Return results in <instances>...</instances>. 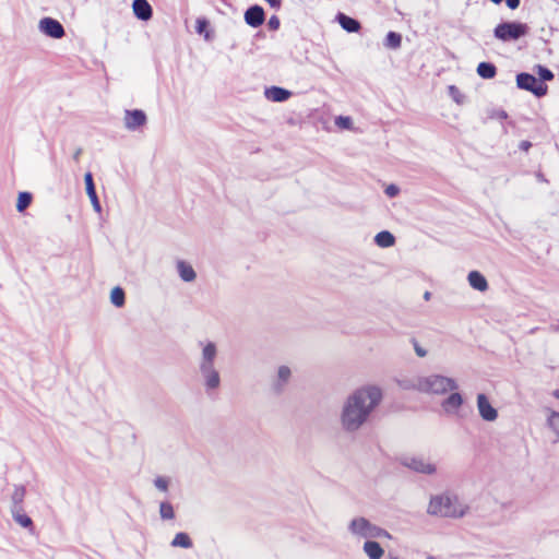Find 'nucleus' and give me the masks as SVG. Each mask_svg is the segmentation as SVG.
<instances>
[{
	"instance_id": "f257e3e1",
	"label": "nucleus",
	"mask_w": 559,
	"mask_h": 559,
	"mask_svg": "<svg viewBox=\"0 0 559 559\" xmlns=\"http://www.w3.org/2000/svg\"><path fill=\"white\" fill-rule=\"evenodd\" d=\"M382 397V391L377 385H362L353 391L342 406L340 415L342 429L347 433L358 431L368 423Z\"/></svg>"
},
{
	"instance_id": "f03ea898",
	"label": "nucleus",
	"mask_w": 559,
	"mask_h": 559,
	"mask_svg": "<svg viewBox=\"0 0 559 559\" xmlns=\"http://www.w3.org/2000/svg\"><path fill=\"white\" fill-rule=\"evenodd\" d=\"M216 356V344L214 342H207L202 348V357L199 364V370L207 393L218 389L221 385V376L215 368Z\"/></svg>"
},
{
	"instance_id": "7ed1b4c3",
	"label": "nucleus",
	"mask_w": 559,
	"mask_h": 559,
	"mask_svg": "<svg viewBox=\"0 0 559 559\" xmlns=\"http://www.w3.org/2000/svg\"><path fill=\"white\" fill-rule=\"evenodd\" d=\"M427 512L431 515L444 518H462L466 513V508L460 502L455 495L447 492L432 496Z\"/></svg>"
},
{
	"instance_id": "20e7f679",
	"label": "nucleus",
	"mask_w": 559,
	"mask_h": 559,
	"mask_svg": "<svg viewBox=\"0 0 559 559\" xmlns=\"http://www.w3.org/2000/svg\"><path fill=\"white\" fill-rule=\"evenodd\" d=\"M417 390L424 393L443 395L459 389L455 379L442 374H430L417 380Z\"/></svg>"
},
{
	"instance_id": "39448f33",
	"label": "nucleus",
	"mask_w": 559,
	"mask_h": 559,
	"mask_svg": "<svg viewBox=\"0 0 559 559\" xmlns=\"http://www.w3.org/2000/svg\"><path fill=\"white\" fill-rule=\"evenodd\" d=\"M348 531L358 537L366 538H391V534L364 516L354 518L348 524Z\"/></svg>"
},
{
	"instance_id": "423d86ee",
	"label": "nucleus",
	"mask_w": 559,
	"mask_h": 559,
	"mask_svg": "<svg viewBox=\"0 0 559 559\" xmlns=\"http://www.w3.org/2000/svg\"><path fill=\"white\" fill-rule=\"evenodd\" d=\"M530 27L520 21H503L493 28V36L503 43L516 41L528 34Z\"/></svg>"
},
{
	"instance_id": "0eeeda50",
	"label": "nucleus",
	"mask_w": 559,
	"mask_h": 559,
	"mask_svg": "<svg viewBox=\"0 0 559 559\" xmlns=\"http://www.w3.org/2000/svg\"><path fill=\"white\" fill-rule=\"evenodd\" d=\"M515 81L518 88L531 92L537 98L545 96L548 92V86L532 73L520 72L516 74Z\"/></svg>"
},
{
	"instance_id": "6e6552de",
	"label": "nucleus",
	"mask_w": 559,
	"mask_h": 559,
	"mask_svg": "<svg viewBox=\"0 0 559 559\" xmlns=\"http://www.w3.org/2000/svg\"><path fill=\"white\" fill-rule=\"evenodd\" d=\"M38 29L47 37L60 39L66 35L63 25L56 19L45 16L38 22Z\"/></svg>"
},
{
	"instance_id": "1a4fd4ad",
	"label": "nucleus",
	"mask_w": 559,
	"mask_h": 559,
	"mask_svg": "<svg viewBox=\"0 0 559 559\" xmlns=\"http://www.w3.org/2000/svg\"><path fill=\"white\" fill-rule=\"evenodd\" d=\"M401 464L416 473L431 475L436 473V465L425 461L421 456H405L401 460Z\"/></svg>"
},
{
	"instance_id": "9d476101",
	"label": "nucleus",
	"mask_w": 559,
	"mask_h": 559,
	"mask_svg": "<svg viewBox=\"0 0 559 559\" xmlns=\"http://www.w3.org/2000/svg\"><path fill=\"white\" fill-rule=\"evenodd\" d=\"M477 409L485 421H495L498 418V411L495 408L485 393L477 394Z\"/></svg>"
},
{
	"instance_id": "9b49d317",
	"label": "nucleus",
	"mask_w": 559,
	"mask_h": 559,
	"mask_svg": "<svg viewBox=\"0 0 559 559\" xmlns=\"http://www.w3.org/2000/svg\"><path fill=\"white\" fill-rule=\"evenodd\" d=\"M146 121V114L142 109H127L124 111V127L130 131L138 130L143 127Z\"/></svg>"
},
{
	"instance_id": "f8f14e48",
	"label": "nucleus",
	"mask_w": 559,
	"mask_h": 559,
	"mask_svg": "<svg viewBox=\"0 0 559 559\" xmlns=\"http://www.w3.org/2000/svg\"><path fill=\"white\" fill-rule=\"evenodd\" d=\"M246 24L252 28L260 27L265 21L264 9L260 4H252L247 8L243 14Z\"/></svg>"
},
{
	"instance_id": "ddd939ff",
	"label": "nucleus",
	"mask_w": 559,
	"mask_h": 559,
	"mask_svg": "<svg viewBox=\"0 0 559 559\" xmlns=\"http://www.w3.org/2000/svg\"><path fill=\"white\" fill-rule=\"evenodd\" d=\"M464 404L463 395L456 390L450 391V394L441 402V407L447 414H454Z\"/></svg>"
},
{
	"instance_id": "4468645a",
	"label": "nucleus",
	"mask_w": 559,
	"mask_h": 559,
	"mask_svg": "<svg viewBox=\"0 0 559 559\" xmlns=\"http://www.w3.org/2000/svg\"><path fill=\"white\" fill-rule=\"evenodd\" d=\"M290 376H292V371H290L289 367L281 366L278 368L277 374H276V377L273 380L272 385H271L272 391L276 395H280V394L283 393V391L285 390L287 383L289 382Z\"/></svg>"
},
{
	"instance_id": "2eb2a0df",
	"label": "nucleus",
	"mask_w": 559,
	"mask_h": 559,
	"mask_svg": "<svg viewBox=\"0 0 559 559\" xmlns=\"http://www.w3.org/2000/svg\"><path fill=\"white\" fill-rule=\"evenodd\" d=\"M132 11L134 16L140 21H148L153 16V8L147 0H133Z\"/></svg>"
},
{
	"instance_id": "dca6fc26",
	"label": "nucleus",
	"mask_w": 559,
	"mask_h": 559,
	"mask_svg": "<svg viewBox=\"0 0 559 559\" xmlns=\"http://www.w3.org/2000/svg\"><path fill=\"white\" fill-rule=\"evenodd\" d=\"M335 21L347 33H358L361 29V23L343 12H337Z\"/></svg>"
},
{
	"instance_id": "f3484780",
	"label": "nucleus",
	"mask_w": 559,
	"mask_h": 559,
	"mask_svg": "<svg viewBox=\"0 0 559 559\" xmlns=\"http://www.w3.org/2000/svg\"><path fill=\"white\" fill-rule=\"evenodd\" d=\"M84 182H85L86 194L88 195V198L91 200L94 211L97 213H100L102 205H100L99 199L96 193V188H95L93 175L91 171H87L84 175Z\"/></svg>"
},
{
	"instance_id": "a211bd4d",
	"label": "nucleus",
	"mask_w": 559,
	"mask_h": 559,
	"mask_svg": "<svg viewBox=\"0 0 559 559\" xmlns=\"http://www.w3.org/2000/svg\"><path fill=\"white\" fill-rule=\"evenodd\" d=\"M264 95L269 100L282 103L286 102L292 96V92L284 87L273 85L265 88Z\"/></svg>"
},
{
	"instance_id": "6ab92c4d",
	"label": "nucleus",
	"mask_w": 559,
	"mask_h": 559,
	"mask_svg": "<svg viewBox=\"0 0 559 559\" xmlns=\"http://www.w3.org/2000/svg\"><path fill=\"white\" fill-rule=\"evenodd\" d=\"M467 281L469 286L475 290L485 292L488 288V282L479 271H471L467 275Z\"/></svg>"
},
{
	"instance_id": "aec40b11",
	"label": "nucleus",
	"mask_w": 559,
	"mask_h": 559,
	"mask_svg": "<svg viewBox=\"0 0 559 559\" xmlns=\"http://www.w3.org/2000/svg\"><path fill=\"white\" fill-rule=\"evenodd\" d=\"M177 271L183 282L190 283L197 277V273L192 265L183 260H179L177 262Z\"/></svg>"
},
{
	"instance_id": "412c9836",
	"label": "nucleus",
	"mask_w": 559,
	"mask_h": 559,
	"mask_svg": "<svg viewBox=\"0 0 559 559\" xmlns=\"http://www.w3.org/2000/svg\"><path fill=\"white\" fill-rule=\"evenodd\" d=\"M362 549L369 559H381L384 555L382 546L376 540H366Z\"/></svg>"
},
{
	"instance_id": "4be33fe9",
	"label": "nucleus",
	"mask_w": 559,
	"mask_h": 559,
	"mask_svg": "<svg viewBox=\"0 0 559 559\" xmlns=\"http://www.w3.org/2000/svg\"><path fill=\"white\" fill-rule=\"evenodd\" d=\"M477 74L485 80L493 79L497 74V67L489 61H481L476 68Z\"/></svg>"
},
{
	"instance_id": "5701e85b",
	"label": "nucleus",
	"mask_w": 559,
	"mask_h": 559,
	"mask_svg": "<svg viewBox=\"0 0 559 559\" xmlns=\"http://www.w3.org/2000/svg\"><path fill=\"white\" fill-rule=\"evenodd\" d=\"M13 520L24 528L33 527V520L24 512V508H11Z\"/></svg>"
},
{
	"instance_id": "b1692460",
	"label": "nucleus",
	"mask_w": 559,
	"mask_h": 559,
	"mask_svg": "<svg viewBox=\"0 0 559 559\" xmlns=\"http://www.w3.org/2000/svg\"><path fill=\"white\" fill-rule=\"evenodd\" d=\"M374 243L380 248H390L394 246L395 237L389 230H381L374 236Z\"/></svg>"
},
{
	"instance_id": "393cba45",
	"label": "nucleus",
	"mask_w": 559,
	"mask_h": 559,
	"mask_svg": "<svg viewBox=\"0 0 559 559\" xmlns=\"http://www.w3.org/2000/svg\"><path fill=\"white\" fill-rule=\"evenodd\" d=\"M171 547H180L189 549L193 546L192 539L186 532H179L175 535L170 543Z\"/></svg>"
},
{
	"instance_id": "a878e982",
	"label": "nucleus",
	"mask_w": 559,
	"mask_h": 559,
	"mask_svg": "<svg viewBox=\"0 0 559 559\" xmlns=\"http://www.w3.org/2000/svg\"><path fill=\"white\" fill-rule=\"evenodd\" d=\"M26 495V489L23 485H15L14 491L11 496V508H23V501Z\"/></svg>"
},
{
	"instance_id": "bb28decb",
	"label": "nucleus",
	"mask_w": 559,
	"mask_h": 559,
	"mask_svg": "<svg viewBox=\"0 0 559 559\" xmlns=\"http://www.w3.org/2000/svg\"><path fill=\"white\" fill-rule=\"evenodd\" d=\"M383 45L389 49H399L402 46V35L394 31L388 32Z\"/></svg>"
},
{
	"instance_id": "cd10ccee",
	"label": "nucleus",
	"mask_w": 559,
	"mask_h": 559,
	"mask_svg": "<svg viewBox=\"0 0 559 559\" xmlns=\"http://www.w3.org/2000/svg\"><path fill=\"white\" fill-rule=\"evenodd\" d=\"M32 201H33V194L31 192H28V191L20 192L17 195V201H16V211L19 213H23L32 204Z\"/></svg>"
},
{
	"instance_id": "c85d7f7f",
	"label": "nucleus",
	"mask_w": 559,
	"mask_h": 559,
	"mask_svg": "<svg viewBox=\"0 0 559 559\" xmlns=\"http://www.w3.org/2000/svg\"><path fill=\"white\" fill-rule=\"evenodd\" d=\"M110 301L114 306L120 308L126 304V293L120 286H116L110 292Z\"/></svg>"
},
{
	"instance_id": "c756f323",
	"label": "nucleus",
	"mask_w": 559,
	"mask_h": 559,
	"mask_svg": "<svg viewBox=\"0 0 559 559\" xmlns=\"http://www.w3.org/2000/svg\"><path fill=\"white\" fill-rule=\"evenodd\" d=\"M195 32L203 35L206 40L211 39L210 22L206 17H198L195 21Z\"/></svg>"
},
{
	"instance_id": "7c9ffc66",
	"label": "nucleus",
	"mask_w": 559,
	"mask_h": 559,
	"mask_svg": "<svg viewBox=\"0 0 559 559\" xmlns=\"http://www.w3.org/2000/svg\"><path fill=\"white\" fill-rule=\"evenodd\" d=\"M535 72L537 74L536 79L540 80V82H543L545 84H546V82L551 81L555 78V74L552 73V71L543 64L535 66Z\"/></svg>"
},
{
	"instance_id": "2f4dec72",
	"label": "nucleus",
	"mask_w": 559,
	"mask_h": 559,
	"mask_svg": "<svg viewBox=\"0 0 559 559\" xmlns=\"http://www.w3.org/2000/svg\"><path fill=\"white\" fill-rule=\"evenodd\" d=\"M159 515L163 520L175 519V510L169 501H163L159 503Z\"/></svg>"
},
{
	"instance_id": "473e14b6",
	"label": "nucleus",
	"mask_w": 559,
	"mask_h": 559,
	"mask_svg": "<svg viewBox=\"0 0 559 559\" xmlns=\"http://www.w3.org/2000/svg\"><path fill=\"white\" fill-rule=\"evenodd\" d=\"M335 124L341 129L348 130L353 126V120L348 116H337L335 118Z\"/></svg>"
},
{
	"instance_id": "72a5a7b5",
	"label": "nucleus",
	"mask_w": 559,
	"mask_h": 559,
	"mask_svg": "<svg viewBox=\"0 0 559 559\" xmlns=\"http://www.w3.org/2000/svg\"><path fill=\"white\" fill-rule=\"evenodd\" d=\"M155 487L160 491H167L169 487V479L164 476H157L154 479Z\"/></svg>"
},
{
	"instance_id": "f704fd0d",
	"label": "nucleus",
	"mask_w": 559,
	"mask_h": 559,
	"mask_svg": "<svg viewBox=\"0 0 559 559\" xmlns=\"http://www.w3.org/2000/svg\"><path fill=\"white\" fill-rule=\"evenodd\" d=\"M449 95L452 97V99L455 103H457V104H462L463 103L464 96L462 95V93L460 92V90L455 85H450L449 86Z\"/></svg>"
},
{
	"instance_id": "c9c22d12",
	"label": "nucleus",
	"mask_w": 559,
	"mask_h": 559,
	"mask_svg": "<svg viewBox=\"0 0 559 559\" xmlns=\"http://www.w3.org/2000/svg\"><path fill=\"white\" fill-rule=\"evenodd\" d=\"M281 26V21L277 15H272L267 21V27L270 31H277Z\"/></svg>"
},
{
	"instance_id": "e433bc0d",
	"label": "nucleus",
	"mask_w": 559,
	"mask_h": 559,
	"mask_svg": "<svg viewBox=\"0 0 559 559\" xmlns=\"http://www.w3.org/2000/svg\"><path fill=\"white\" fill-rule=\"evenodd\" d=\"M384 192L389 198H395L400 193V188L396 185L391 183L385 188Z\"/></svg>"
},
{
	"instance_id": "4c0bfd02",
	"label": "nucleus",
	"mask_w": 559,
	"mask_h": 559,
	"mask_svg": "<svg viewBox=\"0 0 559 559\" xmlns=\"http://www.w3.org/2000/svg\"><path fill=\"white\" fill-rule=\"evenodd\" d=\"M412 343L417 356L425 357L427 355V350L424 347H421L415 338H412Z\"/></svg>"
},
{
	"instance_id": "58836bf2",
	"label": "nucleus",
	"mask_w": 559,
	"mask_h": 559,
	"mask_svg": "<svg viewBox=\"0 0 559 559\" xmlns=\"http://www.w3.org/2000/svg\"><path fill=\"white\" fill-rule=\"evenodd\" d=\"M506 4L510 10H516L521 4V0H506Z\"/></svg>"
},
{
	"instance_id": "ea45409f",
	"label": "nucleus",
	"mask_w": 559,
	"mask_h": 559,
	"mask_svg": "<svg viewBox=\"0 0 559 559\" xmlns=\"http://www.w3.org/2000/svg\"><path fill=\"white\" fill-rule=\"evenodd\" d=\"M264 1L267 2L269 5L275 10H280L282 7V3H283V0H264Z\"/></svg>"
},
{
	"instance_id": "a19ab883",
	"label": "nucleus",
	"mask_w": 559,
	"mask_h": 559,
	"mask_svg": "<svg viewBox=\"0 0 559 559\" xmlns=\"http://www.w3.org/2000/svg\"><path fill=\"white\" fill-rule=\"evenodd\" d=\"M532 147V143L530 141H521L520 144H519V148L521 151H525L527 152L530 148Z\"/></svg>"
},
{
	"instance_id": "79ce46f5",
	"label": "nucleus",
	"mask_w": 559,
	"mask_h": 559,
	"mask_svg": "<svg viewBox=\"0 0 559 559\" xmlns=\"http://www.w3.org/2000/svg\"><path fill=\"white\" fill-rule=\"evenodd\" d=\"M83 153V150L81 147H78L75 152L73 153V159L78 163L80 160V157Z\"/></svg>"
},
{
	"instance_id": "37998d69",
	"label": "nucleus",
	"mask_w": 559,
	"mask_h": 559,
	"mask_svg": "<svg viewBox=\"0 0 559 559\" xmlns=\"http://www.w3.org/2000/svg\"><path fill=\"white\" fill-rule=\"evenodd\" d=\"M552 396L556 397L557 400H559V389H556L554 392H552Z\"/></svg>"
},
{
	"instance_id": "c03bdc74",
	"label": "nucleus",
	"mask_w": 559,
	"mask_h": 559,
	"mask_svg": "<svg viewBox=\"0 0 559 559\" xmlns=\"http://www.w3.org/2000/svg\"><path fill=\"white\" fill-rule=\"evenodd\" d=\"M430 296H431V294H430L429 292H426V293L424 294V298H425L426 300H429V299H430Z\"/></svg>"
},
{
	"instance_id": "a18cd8bd",
	"label": "nucleus",
	"mask_w": 559,
	"mask_h": 559,
	"mask_svg": "<svg viewBox=\"0 0 559 559\" xmlns=\"http://www.w3.org/2000/svg\"><path fill=\"white\" fill-rule=\"evenodd\" d=\"M495 4H500L503 0H490Z\"/></svg>"
},
{
	"instance_id": "49530a36",
	"label": "nucleus",
	"mask_w": 559,
	"mask_h": 559,
	"mask_svg": "<svg viewBox=\"0 0 559 559\" xmlns=\"http://www.w3.org/2000/svg\"><path fill=\"white\" fill-rule=\"evenodd\" d=\"M388 559H399V557L390 555Z\"/></svg>"
},
{
	"instance_id": "de8ad7c7",
	"label": "nucleus",
	"mask_w": 559,
	"mask_h": 559,
	"mask_svg": "<svg viewBox=\"0 0 559 559\" xmlns=\"http://www.w3.org/2000/svg\"><path fill=\"white\" fill-rule=\"evenodd\" d=\"M500 117H507V112L503 111L502 114H500Z\"/></svg>"
},
{
	"instance_id": "09e8293b",
	"label": "nucleus",
	"mask_w": 559,
	"mask_h": 559,
	"mask_svg": "<svg viewBox=\"0 0 559 559\" xmlns=\"http://www.w3.org/2000/svg\"><path fill=\"white\" fill-rule=\"evenodd\" d=\"M500 117H507V112L503 111L502 114H500Z\"/></svg>"
},
{
	"instance_id": "8fccbe9b",
	"label": "nucleus",
	"mask_w": 559,
	"mask_h": 559,
	"mask_svg": "<svg viewBox=\"0 0 559 559\" xmlns=\"http://www.w3.org/2000/svg\"><path fill=\"white\" fill-rule=\"evenodd\" d=\"M538 178H539L540 180H544V177H543V175H540V174H538Z\"/></svg>"
},
{
	"instance_id": "3c124183",
	"label": "nucleus",
	"mask_w": 559,
	"mask_h": 559,
	"mask_svg": "<svg viewBox=\"0 0 559 559\" xmlns=\"http://www.w3.org/2000/svg\"><path fill=\"white\" fill-rule=\"evenodd\" d=\"M427 559H436L435 557L432 556H428Z\"/></svg>"
}]
</instances>
